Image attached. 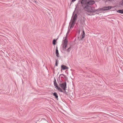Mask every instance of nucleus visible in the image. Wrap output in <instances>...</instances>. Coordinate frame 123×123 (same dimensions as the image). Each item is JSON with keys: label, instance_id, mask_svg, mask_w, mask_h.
I'll return each mask as SVG.
<instances>
[{"label": "nucleus", "instance_id": "f257e3e1", "mask_svg": "<svg viewBox=\"0 0 123 123\" xmlns=\"http://www.w3.org/2000/svg\"><path fill=\"white\" fill-rule=\"evenodd\" d=\"M95 3V1L93 0H88L87 2V5L85 6H83V8L87 12L88 15H94V13L96 11L98 12V10H96L94 8L92 7L89 5H92Z\"/></svg>", "mask_w": 123, "mask_h": 123}, {"label": "nucleus", "instance_id": "f03ea898", "mask_svg": "<svg viewBox=\"0 0 123 123\" xmlns=\"http://www.w3.org/2000/svg\"><path fill=\"white\" fill-rule=\"evenodd\" d=\"M59 85L63 90H65L67 87V84L66 82L60 84Z\"/></svg>", "mask_w": 123, "mask_h": 123}, {"label": "nucleus", "instance_id": "7ed1b4c3", "mask_svg": "<svg viewBox=\"0 0 123 123\" xmlns=\"http://www.w3.org/2000/svg\"><path fill=\"white\" fill-rule=\"evenodd\" d=\"M63 48L64 49H66L68 42V40L66 39H65L63 40Z\"/></svg>", "mask_w": 123, "mask_h": 123}, {"label": "nucleus", "instance_id": "20e7f679", "mask_svg": "<svg viewBox=\"0 0 123 123\" xmlns=\"http://www.w3.org/2000/svg\"><path fill=\"white\" fill-rule=\"evenodd\" d=\"M88 0H82L81 1V3L82 4L83 6H84V5L86 6V5L87 2Z\"/></svg>", "mask_w": 123, "mask_h": 123}, {"label": "nucleus", "instance_id": "39448f33", "mask_svg": "<svg viewBox=\"0 0 123 123\" xmlns=\"http://www.w3.org/2000/svg\"><path fill=\"white\" fill-rule=\"evenodd\" d=\"M61 68L63 70L67 69L68 68L67 67L64 65H62Z\"/></svg>", "mask_w": 123, "mask_h": 123}, {"label": "nucleus", "instance_id": "423d86ee", "mask_svg": "<svg viewBox=\"0 0 123 123\" xmlns=\"http://www.w3.org/2000/svg\"><path fill=\"white\" fill-rule=\"evenodd\" d=\"M56 54V56L57 57H59V53L58 52V50L57 47L56 49V51H55Z\"/></svg>", "mask_w": 123, "mask_h": 123}, {"label": "nucleus", "instance_id": "0eeeda50", "mask_svg": "<svg viewBox=\"0 0 123 123\" xmlns=\"http://www.w3.org/2000/svg\"><path fill=\"white\" fill-rule=\"evenodd\" d=\"M54 86L56 87H57V86H58V84L56 83V79L55 78H54Z\"/></svg>", "mask_w": 123, "mask_h": 123}, {"label": "nucleus", "instance_id": "6e6552de", "mask_svg": "<svg viewBox=\"0 0 123 123\" xmlns=\"http://www.w3.org/2000/svg\"><path fill=\"white\" fill-rule=\"evenodd\" d=\"M53 95L55 97V98L57 99V100H58V96L57 93L55 92L53 93Z\"/></svg>", "mask_w": 123, "mask_h": 123}, {"label": "nucleus", "instance_id": "1a4fd4ad", "mask_svg": "<svg viewBox=\"0 0 123 123\" xmlns=\"http://www.w3.org/2000/svg\"><path fill=\"white\" fill-rule=\"evenodd\" d=\"M111 8V6H108L105 7L103 9L104 10H110Z\"/></svg>", "mask_w": 123, "mask_h": 123}, {"label": "nucleus", "instance_id": "9d476101", "mask_svg": "<svg viewBox=\"0 0 123 123\" xmlns=\"http://www.w3.org/2000/svg\"><path fill=\"white\" fill-rule=\"evenodd\" d=\"M85 32L84 31H83V34L82 36V37L81 38V40H82L83 38H84L85 37Z\"/></svg>", "mask_w": 123, "mask_h": 123}, {"label": "nucleus", "instance_id": "9b49d317", "mask_svg": "<svg viewBox=\"0 0 123 123\" xmlns=\"http://www.w3.org/2000/svg\"><path fill=\"white\" fill-rule=\"evenodd\" d=\"M77 14H75L74 16L73 20L75 21L76 20L77 18Z\"/></svg>", "mask_w": 123, "mask_h": 123}, {"label": "nucleus", "instance_id": "f8f14e48", "mask_svg": "<svg viewBox=\"0 0 123 123\" xmlns=\"http://www.w3.org/2000/svg\"><path fill=\"white\" fill-rule=\"evenodd\" d=\"M56 87L57 88V89H58V91H60L61 92H63V91L62 90V89L60 87H59L58 86H57V87Z\"/></svg>", "mask_w": 123, "mask_h": 123}, {"label": "nucleus", "instance_id": "ddd939ff", "mask_svg": "<svg viewBox=\"0 0 123 123\" xmlns=\"http://www.w3.org/2000/svg\"><path fill=\"white\" fill-rule=\"evenodd\" d=\"M71 46H70L68 49L66 50L68 52H69L71 50Z\"/></svg>", "mask_w": 123, "mask_h": 123}, {"label": "nucleus", "instance_id": "4468645a", "mask_svg": "<svg viewBox=\"0 0 123 123\" xmlns=\"http://www.w3.org/2000/svg\"><path fill=\"white\" fill-rule=\"evenodd\" d=\"M117 12L120 13H123V10H119L117 11Z\"/></svg>", "mask_w": 123, "mask_h": 123}, {"label": "nucleus", "instance_id": "2eb2a0df", "mask_svg": "<svg viewBox=\"0 0 123 123\" xmlns=\"http://www.w3.org/2000/svg\"><path fill=\"white\" fill-rule=\"evenodd\" d=\"M56 41V40L55 39H54L53 40L52 43L53 45H55V44Z\"/></svg>", "mask_w": 123, "mask_h": 123}, {"label": "nucleus", "instance_id": "dca6fc26", "mask_svg": "<svg viewBox=\"0 0 123 123\" xmlns=\"http://www.w3.org/2000/svg\"><path fill=\"white\" fill-rule=\"evenodd\" d=\"M75 21H74L73 20H72V22L71 24L72 25H74L75 24Z\"/></svg>", "mask_w": 123, "mask_h": 123}, {"label": "nucleus", "instance_id": "f3484780", "mask_svg": "<svg viewBox=\"0 0 123 123\" xmlns=\"http://www.w3.org/2000/svg\"><path fill=\"white\" fill-rule=\"evenodd\" d=\"M66 89H65V90H64V91H63V92H63V93H65V94H67V93L66 91Z\"/></svg>", "mask_w": 123, "mask_h": 123}, {"label": "nucleus", "instance_id": "a211bd4d", "mask_svg": "<svg viewBox=\"0 0 123 123\" xmlns=\"http://www.w3.org/2000/svg\"><path fill=\"white\" fill-rule=\"evenodd\" d=\"M57 62H58V61H57V60H56V63H55V65L57 66H58V63Z\"/></svg>", "mask_w": 123, "mask_h": 123}, {"label": "nucleus", "instance_id": "6ab92c4d", "mask_svg": "<svg viewBox=\"0 0 123 123\" xmlns=\"http://www.w3.org/2000/svg\"><path fill=\"white\" fill-rule=\"evenodd\" d=\"M69 29H68V32L67 33V34H66V37H67V36L68 35V34H69Z\"/></svg>", "mask_w": 123, "mask_h": 123}, {"label": "nucleus", "instance_id": "aec40b11", "mask_svg": "<svg viewBox=\"0 0 123 123\" xmlns=\"http://www.w3.org/2000/svg\"><path fill=\"white\" fill-rule=\"evenodd\" d=\"M74 26V25H72L71 24V26H70V29H71V28H73Z\"/></svg>", "mask_w": 123, "mask_h": 123}, {"label": "nucleus", "instance_id": "412c9836", "mask_svg": "<svg viewBox=\"0 0 123 123\" xmlns=\"http://www.w3.org/2000/svg\"><path fill=\"white\" fill-rule=\"evenodd\" d=\"M121 6H123V0H122V2L121 4Z\"/></svg>", "mask_w": 123, "mask_h": 123}, {"label": "nucleus", "instance_id": "4be33fe9", "mask_svg": "<svg viewBox=\"0 0 123 123\" xmlns=\"http://www.w3.org/2000/svg\"><path fill=\"white\" fill-rule=\"evenodd\" d=\"M61 75H63V76H64V77H66V76L65 75H64V74H61Z\"/></svg>", "mask_w": 123, "mask_h": 123}, {"label": "nucleus", "instance_id": "5701e85b", "mask_svg": "<svg viewBox=\"0 0 123 123\" xmlns=\"http://www.w3.org/2000/svg\"><path fill=\"white\" fill-rule=\"evenodd\" d=\"M76 0H72L71 2H74Z\"/></svg>", "mask_w": 123, "mask_h": 123}]
</instances>
